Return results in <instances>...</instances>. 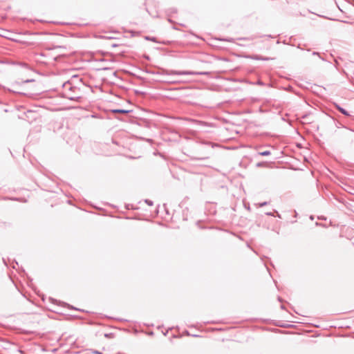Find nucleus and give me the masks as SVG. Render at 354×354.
<instances>
[{
	"label": "nucleus",
	"mask_w": 354,
	"mask_h": 354,
	"mask_svg": "<svg viewBox=\"0 0 354 354\" xmlns=\"http://www.w3.org/2000/svg\"><path fill=\"white\" fill-rule=\"evenodd\" d=\"M62 95L64 97L73 101H78L81 98L80 89L73 86L70 82L63 84Z\"/></svg>",
	"instance_id": "f257e3e1"
},
{
	"label": "nucleus",
	"mask_w": 354,
	"mask_h": 354,
	"mask_svg": "<svg viewBox=\"0 0 354 354\" xmlns=\"http://www.w3.org/2000/svg\"><path fill=\"white\" fill-rule=\"evenodd\" d=\"M167 74H168V75H194V74L202 75V74H205V73H194V72H190V71H167Z\"/></svg>",
	"instance_id": "f03ea898"
},
{
	"label": "nucleus",
	"mask_w": 354,
	"mask_h": 354,
	"mask_svg": "<svg viewBox=\"0 0 354 354\" xmlns=\"http://www.w3.org/2000/svg\"><path fill=\"white\" fill-rule=\"evenodd\" d=\"M335 107L337 108V109L341 112L342 114H344V115H346V116H350V114L349 113L346 111L344 109H343L342 107H341L338 104H335Z\"/></svg>",
	"instance_id": "7ed1b4c3"
},
{
	"label": "nucleus",
	"mask_w": 354,
	"mask_h": 354,
	"mask_svg": "<svg viewBox=\"0 0 354 354\" xmlns=\"http://www.w3.org/2000/svg\"><path fill=\"white\" fill-rule=\"evenodd\" d=\"M251 58L253 59H257V60H269V59H270V58H269V57H263L259 55H252V56H251Z\"/></svg>",
	"instance_id": "20e7f679"
},
{
	"label": "nucleus",
	"mask_w": 354,
	"mask_h": 354,
	"mask_svg": "<svg viewBox=\"0 0 354 354\" xmlns=\"http://www.w3.org/2000/svg\"><path fill=\"white\" fill-rule=\"evenodd\" d=\"M113 113H127L129 112L128 110L124 109H114L113 110Z\"/></svg>",
	"instance_id": "39448f33"
},
{
	"label": "nucleus",
	"mask_w": 354,
	"mask_h": 354,
	"mask_svg": "<svg viewBox=\"0 0 354 354\" xmlns=\"http://www.w3.org/2000/svg\"><path fill=\"white\" fill-rule=\"evenodd\" d=\"M270 151H261V152H259V154L260 156H269L270 155Z\"/></svg>",
	"instance_id": "423d86ee"
},
{
	"label": "nucleus",
	"mask_w": 354,
	"mask_h": 354,
	"mask_svg": "<svg viewBox=\"0 0 354 354\" xmlns=\"http://www.w3.org/2000/svg\"><path fill=\"white\" fill-rule=\"evenodd\" d=\"M145 202L149 205H153V202L151 201H149V200H146Z\"/></svg>",
	"instance_id": "0eeeda50"
},
{
	"label": "nucleus",
	"mask_w": 354,
	"mask_h": 354,
	"mask_svg": "<svg viewBox=\"0 0 354 354\" xmlns=\"http://www.w3.org/2000/svg\"><path fill=\"white\" fill-rule=\"evenodd\" d=\"M267 204H268L267 202H263V203H259V207H263L264 205H266Z\"/></svg>",
	"instance_id": "6e6552de"
},
{
	"label": "nucleus",
	"mask_w": 354,
	"mask_h": 354,
	"mask_svg": "<svg viewBox=\"0 0 354 354\" xmlns=\"http://www.w3.org/2000/svg\"><path fill=\"white\" fill-rule=\"evenodd\" d=\"M313 55H319V53H316V52H313Z\"/></svg>",
	"instance_id": "1a4fd4ad"
}]
</instances>
